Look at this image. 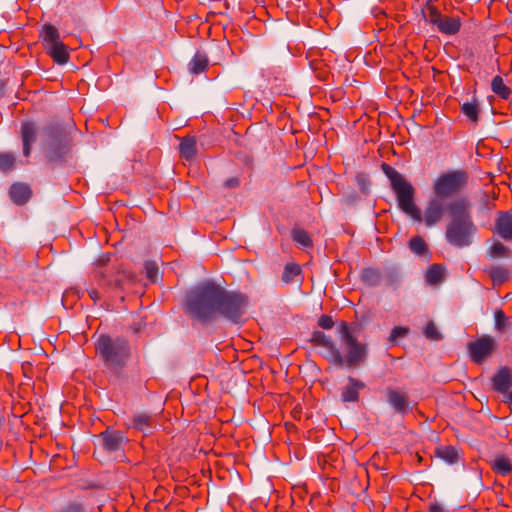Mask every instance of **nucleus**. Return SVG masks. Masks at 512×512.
Returning <instances> with one entry per match:
<instances>
[{
  "label": "nucleus",
  "instance_id": "obj_9",
  "mask_svg": "<svg viewBox=\"0 0 512 512\" xmlns=\"http://www.w3.org/2000/svg\"><path fill=\"white\" fill-rule=\"evenodd\" d=\"M467 184V174L461 170H455L441 174L434 182V194L446 199L460 192Z\"/></svg>",
  "mask_w": 512,
  "mask_h": 512
},
{
  "label": "nucleus",
  "instance_id": "obj_7",
  "mask_svg": "<svg viewBox=\"0 0 512 512\" xmlns=\"http://www.w3.org/2000/svg\"><path fill=\"white\" fill-rule=\"evenodd\" d=\"M110 261V255L104 254L96 262V268L92 273V279L100 287L123 288L126 281H133L135 276L128 270L118 271L114 279L110 276V270L106 267Z\"/></svg>",
  "mask_w": 512,
  "mask_h": 512
},
{
  "label": "nucleus",
  "instance_id": "obj_25",
  "mask_svg": "<svg viewBox=\"0 0 512 512\" xmlns=\"http://www.w3.org/2000/svg\"><path fill=\"white\" fill-rule=\"evenodd\" d=\"M41 36L45 44V49L47 48V46L55 45L61 42L58 29L50 24H46L43 26Z\"/></svg>",
  "mask_w": 512,
  "mask_h": 512
},
{
  "label": "nucleus",
  "instance_id": "obj_6",
  "mask_svg": "<svg viewBox=\"0 0 512 512\" xmlns=\"http://www.w3.org/2000/svg\"><path fill=\"white\" fill-rule=\"evenodd\" d=\"M341 341L346 348V356L344 357L343 366L358 367L367 359V347L361 343L351 333L350 328L346 322H341L338 328Z\"/></svg>",
  "mask_w": 512,
  "mask_h": 512
},
{
  "label": "nucleus",
  "instance_id": "obj_38",
  "mask_svg": "<svg viewBox=\"0 0 512 512\" xmlns=\"http://www.w3.org/2000/svg\"><path fill=\"white\" fill-rule=\"evenodd\" d=\"M15 161V156L12 153H0V170H12L14 168Z\"/></svg>",
  "mask_w": 512,
  "mask_h": 512
},
{
  "label": "nucleus",
  "instance_id": "obj_13",
  "mask_svg": "<svg viewBox=\"0 0 512 512\" xmlns=\"http://www.w3.org/2000/svg\"><path fill=\"white\" fill-rule=\"evenodd\" d=\"M103 447L108 452H117L124 448L125 443L128 441L122 432L117 430L107 429L101 433Z\"/></svg>",
  "mask_w": 512,
  "mask_h": 512
},
{
  "label": "nucleus",
  "instance_id": "obj_1",
  "mask_svg": "<svg viewBox=\"0 0 512 512\" xmlns=\"http://www.w3.org/2000/svg\"><path fill=\"white\" fill-rule=\"evenodd\" d=\"M382 169L391 182L399 208L414 221H424L427 227H432L442 220L445 213H448L450 216L452 200L447 201L442 197L434 195L427 201L424 213H422L414 202L415 188L412 184L388 164H382Z\"/></svg>",
  "mask_w": 512,
  "mask_h": 512
},
{
  "label": "nucleus",
  "instance_id": "obj_41",
  "mask_svg": "<svg viewBox=\"0 0 512 512\" xmlns=\"http://www.w3.org/2000/svg\"><path fill=\"white\" fill-rule=\"evenodd\" d=\"M408 328L404 327H394L390 334V341H395L396 339L400 337H404L408 333Z\"/></svg>",
  "mask_w": 512,
  "mask_h": 512
},
{
  "label": "nucleus",
  "instance_id": "obj_16",
  "mask_svg": "<svg viewBox=\"0 0 512 512\" xmlns=\"http://www.w3.org/2000/svg\"><path fill=\"white\" fill-rule=\"evenodd\" d=\"M36 127L31 122H24L21 126V138L23 142V155L28 157L31 152V146L36 140Z\"/></svg>",
  "mask_w": 512,
  "mask_h": 512
},
{
  "label": "nucleus",
  "instance_id": "obj_12",
  "mask_svg": "<svg viewBox=\"0 0 512 512\" xmlns=\"http://www.w3.org/2000/svg\"><path fill=\"white\" fill-rule=\"evenodd\" d=\"M312 344L326 349L325 357L335 366H343L344 356L336 347L332 338L322 331H314L311 336Z\"/></svg>",
  "mask_w": 512,
  "mask_h": 512
},
{
  "label": "nucleus",
  "instance_id": "obj_20",
  "mask_svg": "<svg viewBox=\"0 0 512 512\" xmlns=\"http://www.w3.org/2000/svg\"><path fill=\"white\" fill-rule=\"evenodd\" d=\"M46 50L52 59L58 64H65L69 60V52L67 46L62 42L47 46Z\"/></svg>",
  "mask_w": 512,
  "mask_h": 512
},
{
  "label": "nucleus",
  "instance_id": "obj_15",
  "mask_svg": "<svg viewBox=\"0 0 512 512\" xmlns=\"http://www.w3.org/2000/svg\"><path fill=\"white\" fill-rule=\"evenodd\" d=\"M495 233L505 241L512 240V212H499L497 214Z\"/></svg>",
  "mask_w": 512,
  "mask_h": 512
},
{
  "label": "nucleus",
  "instance_id": "obj_27",
  "mask_svg": "<svg viewBox=\"0 0 512 512\" xmlns=\"http://www.w3.org/2000/svg\"><path fill=\"white\" fill-rule=\"evenodd\" d=\"M152 426V416L146 413H138L133 418V427L141 432H149Z\"/></svg>",
  "mask_w": 512,
  "mask_h": 512
},
{
  "label": "nucleus",
  "instance_id": "obj_36",
  "mask_svg": "<svg viewBox=\"0 0 512 512\" xmlns=\"http://www.w3.org/2000/svg\"><path fill=\"white\" fill-rule=\"evenodd\" d=\"M299 273H300L299 265L294 264V263H288L284 267V271H283V274H282V280L285 283H289V282L292 281V279L295 276L299 275Z\"/></svg>",
  "mask_w": 512,
  "mask_h": 512
},
{
  "label": "nucleus",
  "instance_id": "obj_40",
  "mask_svg": "<svg viewBox=\"0 0 512 512\" xmlns=\"http://www.w3.org/2000/svg\"><path fill=\"white\" fill-rule=\"evenodd\" d=\"M145 270H146L147 278L151 282H154L156 280L157 273H158V267L156 266V264L153 262H147L145 264Z\"/></svg>",
  "mask_w": 512,
  "mask_h": 512
},
{
  "label": "nucleus",
  "instance_id": "obj_21",
  "mask_svg": "<svg viewBox=\"0 0 512 512\" xmlns=\"http://www.w3.org/2000/svg\"><path fill=\"white\" fill-rule=\"evenodd\" d=\"M181 156L186 160H192L197 154L196 139L192 136L184 137L179 145Z\"/></svg>",
  "mask_w": 512,
  "mask_h": 512
},
{
  "label": "nucleus",
  "instance_id": "obj_31",
  "mask_svg": "<svg viewBox=\"0 0 512 512\" xmlns=\"http://www.w3.org/2000/svg\"><path fill=\"white\" fill-rule=\"evenodd\" d=\"M444 268L439 264H433L426 272V281L430 284H437L443 279Z\"/></svg>",
  "mask_w": 512,
  "mask_h": 512
},
{
  "label": "nucleus",
  "instance_id": "obj_44",
  "mask_svg": "<svg viewBox=\"0 0 512 512\" xmlns=\"http://www.w3.org/2000/svg\"><path fill=\"white\" fill-rule=\"evenodd\" d=\"M66 512H83V507L80 504H71Z\"/></svg>",
  "mask_w": 512,
  "mask_h": 512
},
{
  "label": "nucleus",
  "instance_id": "obj_47",
  "mask_svg": "<svg viewBox=\"0 0 512 512\" xmlns=\"http://www.w3.org/2000/svg\"><path fill=\"white\" fill-rule=\"evenodd\" d=\"M431 511L432 512H441V509L438 506H432Z\"/></svg>",
  "mask_w": 512,
  "mask_h": 512
},
{
  "label": "nucleus",
  "instance_id": "obj_45",
  "mask_svg": "<svg viewBox=\"0 0 512 512\" xmlns=\"http://www.w3.org/2000/svg\"><path fill=\"white\" fill-rule=\"evenodd\" d=\"M239 185V180L235 177L228 179L225 182V186L227 187H237Z\"/></svg>",
  "mask_w": 512,
  "mask_h": 512
},
{
  "label": "nucleus",
  "instance_id": "obj_17",
  "mask_svg": "<svg viewBox=\"0 0 512 512\" xmlns=\"http://www.w3.org/2000/svg\"><path fill=\"white\" fill-rule=\"evenodd\" d=\"M365 384L353 377L348 378V385L343 388L341 398L344 402H356L359 398V390L363 389Z\"/></svg>",
  "mask_w": 512,
  "mask_h": 512
},
{
  "label": "nucleus",
  "instance_id": "obj_28",
  "mask_svg": "<svg viewBox=\"0 0 512 512\" xmlns=\"http://www.w3.org/2000/svg\"><path fill=\"white\" fill-rule=\"evenodd\" d=\"M492 91L503 99H508L511 93L510 88L504 83L501 76H495L491 81Z\"/></svg>",
  "mask_w": 512,
  "mask_h": 512
},
{
  "label": "nucleus",
  "instance_id": "obj_19",
  "mask_svg": "<svg viewBox=\"0 0 512 512\" xmlns=\"http://www.w3.org/2000/svg\"><path fill=\"white\" fill-rule=\"evenodd\" d=\"M461 22L458 17L443 15L437 25L439 32L446 35H454L459 32Z\"/></svg>",
  "mask_w": 512,
  "mask_h": 512
},
{
  "label": "nucleus",
  "instance_id": "obj_5",
  "mask_svg": "<svg viewBox=\"0 0 512 512\" xmlns=\"http://www.w3.org/2000/svg\"><path fill=\"white\" fill-rule=\"evenodd\" d=\"M217 307V315L234 322L239 323L246 311L247 298L235 292H228L220 287V297Z\"/></svg>",
  "mask_w": 512,
  "mask_h": 512
},
{
  "label": "nucleus",
  "instance_id": "obj_23",
  "mask_svg": "<svg viewBox=\"0 0 512 512\" xmlns=\"http://www.w3.org/2000/svg\"><path fill=\"white\" fill-rule=\"evenodd\" d=\"M208 63L207 56L197 52L189 63V70L192 74L198 75L207 69Z\"/></svg>",
  "mask_w": 512,
  "mask_h": 512
},
{
  "label": "nucleus",
  "instance_id": "obj_34",
  "mask_svg": "<svg viewBox=\"0 0 512 512\" xmlns=\"http://www.w3.org/2000/svg\"><path fill=\"white\" fill-rule=\"evenodd\" d=\"M409 248L413 253L423 255L427 251V244L421 237L415 236L409 241Z\"/></svg>",
  "mask_w": 512,
  "mask_h": 512
},
{
  "label": "nucleus",
  "instance_id": "obj_2",
  "mask_svg": "<svg viewBox=\"0 0 512 512\" xmlns=\"http://www.w3.org/2000/svg\"><path fill=\"white\" fill-rule=\"evenodd\" d=\"M472 204L466 197L452 200L450 221L446 226V240L454 247H468L473 242L477 227L471 213Z\"/></svg>",
  "mask_w": 512,
  "mask_h": 512
},
{
  "label": "nucleus",
  "instance_id": "obj_11",
  "mask_svg": "<svg viewBox=\"0 0 512 512\" xmlns=\"http://www.w3.org/2000/svg\"><path fill=\"white\" fill-rule=\"evenodd\" d=\"M386 401L396 414L402 416L412 412L413 405L407 392L400 388L387 387L385 390Z\"/></svg>",
  "mask_w": 512,
  "mask_h": 512
},
{
  "label": "nucleus",
  "instance_id": "obj_29",
  "mask_svg": "<svg viewBox=\"0 0 512 512\" xmlns=\"http://www.w3.org/2000/svg\"><path fill=\"white\" fill-rule=\"evenodd\" d=\"M492 469L500 475H507L512 471V464L505 456H497L492 462Z\"/></svg>",
  "mask_w": 512,
  "mask_h": 512
},
{
  "label": "nucleus",
  "instance_id": "obj_4",
  "mask_svg": "<svg viewBox=\"0 0 512 512\" xmlns=\"http://www.w3.org/2000/svg\"><path fill=\"white\" fill-rule=\"evenodd\" d=\"M95 348L105 368L115 375L123 371L131 355L129 342L122 337L101 335L96 341Z\"/></svg>",
  "mask_w": 512,
  "mask_h": 512
},
{
  "label": "nucleus",
  "instance_id": "obj_8",
  "mask_svg": "<svg viewBox=\"0 0 512 512\" xmlns=\"http://www.w3.org/2000/svg\"><path fill=\"white\" fill-rule=\"evenodd\" d=\"M47 157L50 161H58L67 154L71 146V138L68 132L61 126L46 128Z\"/></svg>",
  "mask_w": 512,
  "mask_h": 512
},
{
  "label": "nucleus",
  "instance_id": "obj_3",
  "mask_svg": "<svg viewBox=\"0 0 512 512\" xmlns=\"http://www.w3.org/2000/svg\"><path fill=\"white\" fill-rule=\"evenodd\" d=\"M219 297V285L211 282L201 283L187 292L185 313L192 319L207 322L217 315Z\"/></svg>",
  "mask_w": 512,
  "mask_h": 512
},
{
  "label": "nucleus",
  "instance_id": "obj_43",
  "mask_svg": "<svg viewBox=\"0 0 512 512\" xmlns=\"http://www.w3.org/2000/svg\"><path fill=\"white\" fill-rule=\"evenodd\" d=\"M87 291H88L89 297L94 301V303H96L97 301H99L101 299V295L95 287L91 286L87 289Z\"/></svg>",
  "mask_w": 512,
  "mask_h": 512
},
{
  "label": "nucleus",
  "instance_id": "obj_39",
  "mask_svg": "<svg viewBox=\"0 0 512 512\" xmlns=\"http://www.w3.org/2000/svg\"><path fill=\"white\" fill-rule=\"evenodd\" d=\"M423 333L427 339L432 341H439L442 339L441 333L438 331L437 327L432 321L427 323L423 330Z\"/></svg>",
  "mask_w": 512,
  "mask_h": 512
},
{
  "label": "nucleus",
  "instance_id": "obj_18",
  "mask_svg": "<svg viewBox=\"0 0 512 512\" xmlns=\"http://www.w3.org/2000/svg\"><path fill=\"white\" fill-rule=\"evenodd\" d=\"M9 194L15 204L23 205L30 199L32 191L26 184L15 183L11 186Z\"/></svg>",
  "mask_w": 512,
  "mask_h": 512
},
{
  "label": "nucleus",
  "instance_id": "obj_33",
  "mask_svg": "<svg viewBox=\"0 0 512 512\" xmlns=\"http://www.w3.org/2000/svg\"><path fill=\"white\" fill-rule=\"evenodd\" d=\"M362 279L370 286H376L380 283V272L374 268H367L362 273Z\"/></svg>",
  "mask_w": 512,
  "mask_h": 512
},
{
  "label": "nucleus",
  "instance_id": "obj_24",
  "mask_svg": "<svg viewBox=\"0 0 512 512\" xmlns=\"http://www.w3.org/2000/svg\"><path fill=\"white\" fill-rule=\"evenodd\" d=\"M291 237L297 245L304 249L312 248L313 246V242L310 235L302 228H293L291 231Z\"/></svg>",
  "mask_w": 512,
  "mask_h": 512
},
{
  "label": "nucleus",
  "instance_id": "obj_30",
  "mask_svg": "<svg viewBox=\"0 0 512 512\" xmlns=\"http://www.w3.org/2000/svg\"><path fill=\"white\" fill-rule=\"evenodd\" d=\"M487 255L492 259L507 258L510 255V249L503 243L496 241L487 250Z\"/></svg>",
  "mask_w": 512,
  "mask_h": 512
},
{
  "label": "nucleus",
  "instance_id": "obj_26",
  "mask_svg": "<svg viewBox=\"0 0 512 512\" xmlns=\"http://www.w3.org/2000/svg\"><path fill=\"white\" fill-rule=\"evenodd\" d=\"M435 455L448 464H454L458 460V452L453 446H440L436 448Z\"/></svg>",
  "mask_w": 512,
  "mask_h": 512
},
{
  "label": "nucleus",
  "instance_id": "obj_22",
  "mask_svg": "<svg viewBox=\"0 0 512 512\" xmlns=\"http://www.w3.org/2000/svg\"><path fill=\"white\" fill-rule=\"evenodd\" d=\"M485 272L488 273L490 278L493 281L494 285H501L506 282L509 278V270L504 266H491L490 268H486Z\"/></svg>",
  "mask_w": 512,
  "mask_h": 512
},
{
  "label": "nucleus",
  "instance_id": "obj_37",
  "mask_svg": "<svg viewBox=\"0 0 512 512\" xmlns=\"http://www.w3.org/2000/svg\"><path fill=\"white\" fill-rule=\"evenodd\" d=\"M510 326L508 317L502 310L495 312V329L499 332H504Z\"/></svg>",
  "mask_w": 512,
  "mask_h": 512
},
{
  "label": "nucleus",
  "instance_id": "obj_42",
  "mask_svg": "<svg viewBox=\"0 0 512 512\" xmlns=\"http://www.w3.org/2000/svg\"><path fill=\"white\" fill-rule=\"evenodd\" d=\"M318 325L323 329H331L334 326V321L329 315H322L318 320Z\"/></svg>",
  "mask_w": 512,
  "mask_h": 512
},
{
  "label": "nucleus",
  "instance_id": "obj_46",
  "mask_svg": "<svg viewBox=\"0 0 512 512\" xmlns=\"http://www.w3.org/2000/svg\"><path fill=\"white\" fill-rule=\"evenodd\" d=\"M503 402L512 404V392L504 396Z\"/></svg>",
  "mask_w": 512,
  "mask_h": 512
},
{
  "label": "nucleus",
  "instance_id": "obj_35",
  "mask_svg": "<svg viewBox=\"0 0 512 512\" xmlns=\"http://www.w3.org/2000/svg\"><path fill=\"white\" fill-rule=\"evenodd\" d=\"M423 16L427 22L433 25H438L443 14L433 5L427 6V13L423 12Z\"/></svg>",
  "mask_w": 512,
  "mask_h": 512
},
{
  "label": "nucleus",
  "instance_id": "obj_32",
  "mask_svg": "<svg viewBox=\"0 0 512 512\" xmlns=\"http://www.w3.org/2000/svg\"><path fill=\"white\" fill-rule=\"evenodd\" d=\"M462 113L472 122L477 123L479 120V107L474 102H465L461 106Z\"/></svg>",
  "mask_w": 512,
  "mask_h": 512
},
{
  "label": "nucleus",
  "instance_id": "obj_14",
  "mask_svg": "<svg viewBox=\"0 0 512 512\" xmlns=\"http://www.w3.org/2000/svg\"><path fill=\"white\" fill-rule=\"evenodd\" d=\"M492 388L506 396L510 393V388L512 387V374L509 368L502 367L500 368L495 375L491 379Z\"/></svg>",
  "mask_w": 512,
  "mask_h": 512
},
{
  "label": "nucleus",
  "instance_id": "obj_10",
  "mask_svg": "<svg viewBox=\"0 0 512 512\" xmlns=\"http://www.w3.org/2000/svg\"><path fill=\"white\" fill-rule=\"evenodd\" d=\"M469 356L476 364H482L497 348L496 340L490 335H482L467 344Z\"/></svg>",
  "mask_w": 512,
  "mask_h": 512
}]
</instances>
